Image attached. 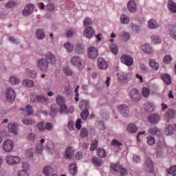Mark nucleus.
<instances>
[{"label": "nucleus", "instance_id": "nucleus-1", "mask_svg": "<svg viewBox=\"0 0 176 176\" xmlns=\"http://www.w3.org/2000/svg\"><path fill=\"white\" fill-rule=\"evenodd\" d=\"M56 56L51 52L45 54L44 58H38L37 60V67L42 72H47L49 69L50 64H56Z\"/></svg>", "mask_w": 176, "mask_h": 176}, {"label": "nucleus", "instance_id": "nucleus-2", "mask_svg": "<svg viewBox=\"0 0 176 176\" xmlns=\"http://www.w3.org/2000/svg\"><path fill=\"white\" fill-rule=\"evenodd\" d=\"M93 24V21L89 18H86L84 20V27L86 28L85 30L84 31V35L88 39H91L93 36L95 35L94 30L93 28L90 27Z\"/></svg>", "mask_w": 176, "mask_h": 176}, {"label": "nucleus", "instance_id": "nucleus-3", "mask_svg": "<svg viewBox=\"0 0 176 176\" xmlns=\"http://www.w3.org/2000/svg\"><path fill=\"white\" fill-rule=\"evenodd\" d=\"M21 159L19 156L8 155L6 157V163L8 164V166H16V164H19Z\"/></svg>", "mask_w": 176, "mask_h": 176}, {"label": "nucleus", "instance_id": "nucleus-4", "mask_svg": "<svg viewBox=\"0 0 176 176\" xmlns=\"http://www.w3.org/2000/svg\"><path fill=\"white\" fill-rule=\"evenodd\" d=\"M110 170L114 173H120L121 175H127V170L123 168L119 164H111Z\"/></svg>", "mask_w": 176, "mask_h": 176}, {"label": "nucleus", "instance_id": "nucleus-5", "mask_svg": "<svg viewBox=\"0 0 176 176\" xmlns=\"http://www.w3.org/2000/svg\"><path fill=\"white\" fill-rule=\"evenodd\" d=\"M14 147V144L13 143V141L11 140H5L3 142L2 148L3 149L4 152H13V148Z\"/></svg>", "mask_w": 176, "mask_h": 176}, {"label": "nucleus", "instance_id": "nucleus-6", "mask_svg": "<svg viewBox=\"0 0 176 176\" xmlns=\"http://www.w3.org/2000/svg\"><path fill=\"white\" fill-rule=\"evenodd\" d=\"M71 64L78 68H85V60L79 56H74L71 59Z\"/></svg>", "mask_w": 176, "mask_h": 176}, {"label": "nucleus", "instance_id": "nucleus-7", "mask_svg": "<svg viewBox=\"0 0 176 176\" xmlns=\"http://www.w3.org/2000/svg\"><path fill=\"white\" fill-rule=\"evenodd\" d=\"M129 97L132 101H140L141 100V93L138 89L132 88L129 91Z\"/></svg>", "mask_w": 176, "mask_h": 176}, {"label": "nucleus", "instance_id": "nucleus-8", "mask_svg": "<svg viewBox=\"0 0 176 176\" xmlns=\"http://www.w3.org/2000/svg\"><path fill=\"white\" fill-rule=\"evenodd\" d=\"M6 101L12 103L16 100V91L12 88H8L6 91Z\"/></svg>", "mask_w": 176, "mask_h": 176}, {"label": "nucleus", "instance_id": "nucleus-9", "mask_svg": "<svg viewBox=\"0 0 176 176\" xmlns=\"http://www.w3.org/2000/svg\"><path fill=\"white\" fill-rule=\"evenodd\" d=\"M121 63L127 65V67H131L133 64H134V60H133V57L129 55H122L121 57Z\"/></svg>", "mask_w": 176, "mask_h": 176}, {"label": "nucleus", "instance_id": "nucleus-10", "mask_svg": "<svg viewBox=\"0 0 176 176\" xmlns=\"http://www.w3.org/2000/svg\"><path fill=\"white\" fill-rule=\"evenodd\" d=\"M145 170L147 173L152 174L155 171V167L153 166V162L150 158H147L144 164Z\"/></svg>", "mask_w": 176, "mask_h": 176}, {"label": "nucleus", "instance_id": "nucleus-11", "mask_svg": "<svg viewBox=\"0 0 176 176\" xmlns=\"http://www.w3.org/2000/svg\"><path fill=\"white\" fill-rule=\"evenodd\" d=\"M118 112L122 115V116H129L130 114V110L129 107L126 104H121L118 107Z\"/></svg>", "mask_w": 176, "mask_h": 176}, {"label": "nucleus", "instance_id": "nucleus-12", "mask_svg": "<svg viewBox=\"0 0 176 176\" xmlns=\"http://www.w3.org/2000/svg\"><path fill=\"white\" fill-rule=\"evenodd\" d=\"M34 9H35V6L32 4H28L27 6L25 7L24 10L22 12L23 16L26 17L32 14L34 12Z\"/></svg>", "mask_w": 176, "mask_h": 176}, {"label": "nucleus", "instance_id": "nucleus-13", "mask_svg": "<svg viewBox=\"0 0 176 176\" xmlns=\"http://www.w3.org/2000/svg\"><path fill=\"white\" fill-rule=\"evenodd\" d=\"M88 56L89 58H97V56H98V50L94 46L89 47L88 48Z\"/></svg>", "mask_w": 176, "mask_h": 176}, {"label": "nucleus", "instance_id": "nucleus-14", "mask_svg": "<svg viewBox=\"0 0 176 176\" xmlns=\"http://www.w3.org/2000/svg\"><path fill=\"white\" fill-rule=\"evenodd\" d=\"M8 127V131H10V133H12V134H14L15 135L18 134L17 131H19V125L15 122L10 123Z\"/></svg>", "mask_w": 176, "mask_h": 176}, {"label": "nucleus", "instance_id": "nucleus-15", "mask_svg": "<svg viewBox=\"0 0 176 176\" xmlns=\"http://www.w3.org/2000/svg\"><path fill=\"white\" fill-rule=\"evenodd\" d=\"M148 120L149 123H159V121L160 120V116H159L158 114H152L148 117Z\"/></svg>", "mask_w": 176, "mask_h": 176}, {"label": "nucleus", "instance_id": "nucleus-16", "mask_svg": "<svg viewBox=\"0 0 176 176\" xmlns=\"http://www.w3.org/2000/svg\"><path fill=\"white\" fill-rule=\"evenodd\" d=\"M69 172L72 176H75L76 174H78V166L75 163H71L69 164Z\"/></svg>", "mask_w": 176, "mask_h": 176}, {"label": "nucleus", "instance_id": "nucleus-17", "mask_svg": "<svg viewBox=\"0 0 176 176\" xmlns=\"http://www.w3.org/2000/svg\"><path fill=\"white\" fill-rule=\"evenodd\" d=\"M98 67L100 69H107L108 68V64H107L104 58H99L98 59Z\"/></svg>", "mask_w": 176, "mask_h": 176}, {"label": "nucleus", "instance_id": "nucleus-18", "mask_svg": "<svg viewBox=\"0 0 176 176\" xmlns=\"http://www.w3.org/2000/svg\"><path fill=\"white\" fill-rule=\"evenodd\" d=\"M128 9L131 13H135L137 12V4L134 1H130L128 3Z\"/></svg>", "mask_w": 176, "mask_h": 176}, {"label": "nucleus", "instance_id": "nucleus-19", "mask_svg": "<svg viewBox=\"0 0 176 176\" xmlns=\"http://www.w3.org/2000/svg\"><path fill=\"white\" fill-rule=\"evenodd\" d=\"M149 65L154 71H157L160 68V65L157 63L155 60L151 59L149 60Z\"/></svg>", "mask_w": 176, "mask_h": 176}, {"label": "nucleus", "instance_id": "nucleus-20", "mask_svg": "<svg viewBox=\"0 0 176 176\" xmlns=\"http://www.w3.org/2000/svg\"><path fill=\"white\" fill-rule=\"evenodd\" d=\"M79 108L81 110L87 111L89 110L90 107L89 106V102L86 100H82L79 104Z\"/></svg>", "mask_w": 176, "mask_h": 176}, {"label": "nucleus", "instance_id": "nucleus-21", "mask_svg": "<svg viewBox=\"0 0 176 176\" xmlns=\"http://www.w3.org/2000/svg\"><path fill=\"white\" fill-rule=\"evenodd\" d=\"M43 142H45V139H42L40 141V143L36 146V152H37L38 154H41L42 152H43V145L42 144Z\"/></svg>", "mask_w": 176, "mask_h": 176}, {"label": "nucleus", "instance_id": "nucleus-22", "mask_svg": "<svg viewBox=\"0 0 176 176\" xmlns=\"http://www.w3.org/2000/svg\"><path fill=\"white\" fill-rule=\"evenodd\" d=\"M168 8L172 13H176V4L173 2L174 0H168Z\"/></svg>", "mask_w": 176, "mask_h": 176}, {"label": "nucleus", "instance_id": "nucleus-23", "mask_svg": "<svg viewBox=\"0 0 176 176\" xmlns=\"http://www.w3.org/2000/svg\"><path fill=\"white\" fill-rule=\"evenodd\" d=\"M36 35L37 37V39H45V32H43V30L42 29H37L36 31Z\"/></svg>", "mask_w": 176, "mask_h": 176}, {"label": "nucleus", "instance_id": "nucleus-24", "mask_svg": "<svg viewBox=\"0 0 176 176\" xmlns=\"http://www.w3.org/2000/svg\"><path fill=\"white\" fill-rule=\"evenodd\" d=\"M149 134H152L153 135H160L162 133L160 132V130L159 129L154 127V128H150L148 129Z\"/></svg>", "mask_w": 176, "mask_h": 176}, {"label": "nucleus", "instance_id": "nucleus-25", "mask_svg": "<svg viewBox=\"0 0 176 176\" xmlns=\"http://www.w3.org/2000/svg\"><path fill=\"white\" fill-rule=\"evenodd\" d=\"M127 131H129V133H137V131H138V129L137 128L135 124H129L127 127Z\"/></svg>", "mask_w": 176, "mask_h": 176}, {"label": "nucleus", "instance_id": "nucleus-26", "mask_svg": "<svg viewBox=\"0 0 176 176\" xmlns=\"http://www.w3.org/2000/svg\"><path fill=\"white\" fill-rule=\"evenodd\" d=\"M159 28V25L155 20L151 19L150 21H148V28H150L151 30H155V28Z\"/></svg>", "mask_w": 176, "mask_h": 176}, {"label": "nucleus", "instance_id": "nucleus-27", "mask_svg": "<svg viewBox=\"0 0 176 176\" xmlns=\"http://www.w3.org/2000/svg\"><path fill=\"white\" fill-rule=\"evenodd\" d=\"M161 78L166 85H170V83H171V76H170V75L163 74L161 76Z\"/></svg>", "mask_w": 176, "mask_h": 176}, {"label": "nucleus", "instance_id": "nucleus-28", "mask_svg": "<svg viewBox=\"0 0 176 176\" xmlns=\"http://www.w3.org/2000/svg\"><path fill=\"white\" fill-rule=\"evenodd\" d=\"M21 111H23L24 113H27L28 116L34 113V110L32 109V107L30 105H28L25 109H21Z\"/></svg>", "mask_w": 176, "mask_h": 176}, {"label": "nucleus", "instance_id": "nucleus-29", "mask_svg": "<svg viewBox=\"0 0 176 176\" xmlns=\"http://www.w3.org/2000/svg\"><path fill=\"white\" fill-rule=\"evenodd\" d=\"M64 47L66 49L67 53H72L74 51V45L70 42L64 44Z\"/></svg>", "mask_w": 176, "mask_h": 176}, {"label": "nucleus", "instance_id": "nucleus-30", "mask_svg": "<svg viewBox=\"0 0 176 176\" xmlns=\"http://www.w3.org/2000/svg\"><path fill=\"white\" fill-rule=\"evenodd\" d=\"M43 173L45 175L49 176L52 173H53V168L50 166H47L44 168Z\"/></svg>", "mask_w": 176, "mask_h": 176}, {"label": "nucleus", "instance_id": "nucleus-31", "mask_svg": "<svg viewBox=\"0 0 176 176\" xmlns=\"http://www.w3.org/2000/svg\"><path fill=\"white\" fill-rule=\"evenodd\" d=\"M74 155V150L72 148L69 147L66 150V154H65V159H71L72 157V155Z\"/></svg>", "mask_w": 176, "mask_h": 176}, {"label": "nucleus", "instance_id": "nucleus-32", "mask_svg": "<svg viewBox=\"0 0 176 176\" xmlns=\"http://www.w3.org/2000/svg\"><path fill=\"white\" fill-rule=\"evenodd\" d=\"M92 163L94 166H97L98 167H101L102 165V160H100L98 157L92 158Z\"/></svg>", "mask_w": 176, "mask_h": 176}, {"label": "nucleus", "instance_id": "nucleus-33", "mask_svg": "<svg viewBox=\"0 0 176 176\" xmlns=\"http://www.w3.org/2000/svg\"><path fill=\"white\" fill-rule=\"evenodd\" d=\"M142 49L144 53H146L147 54L152 53V48L149 45L144 44Z\"/></svg>", "mask_w": 176, "mask_h": 176}, {"label": "nucleus", "instance_id": "nucleus-34", "mask_svg": "<svg viewBox=\"0 0 176 176\" xmlns=\"http://www.w3.org/2000/svg\"><path fill=\"white\" fill-rule=\"evenodd\" d=\"M152 43L154 45H159V43H162V38L158 36H153L151 37Z\"/></svg>", "mask_w": 176, "mask_h": 176}, {"label": "nucleus", "instance_id": "nucleus-35", "mask_svg": "<svg viewBox=\"0 0 176 176\" xmlns=\"http://www.w3.org/2000/svg\"><path fill=\"white\" fill-rule=\"evenodd\" d=\"M97 153H98V156H99V157H105L107 156V151H105L103 148H98L97 150Z\"/></svg>", "mask_w": 176, "mask_h": 176}, {"label": "nucleus", "instance_id": "nucleus-36", "mask_svg": "<svg viewBox=\"0 0 176 176\" xmlns=\"http://www.w3.org/2000/svg\"><path fill=\"white\" fill-rule=\"evenodd\" d=\"M144 107L146 112H153L155 109V108L153 107V104H149V103L144 104Z\"/></svg>", "mask_w": 176, "mask_h": 176}, {"label": "nucleus", "instance_id": "nucleus-37", "mask_svg": "<svg viewBox=\"0 0 176 176\" xmlns=\"http://www.w3.org/2000/svg\"><path fill=\"white\" fill-rule=\"evenodd\" d=\"M9 82L11 85L14 86V85H19V83H20V80H19L17 78H16L14 76H11L9 79Z\"/></svg>", "mask_w": 176, "mask_h": 176}, {"label": "nucleus", "instance_id": "nucleus-38", "mask_svg": "<svg viewBox=\"0 0 176 176\" xmlns=\"http://www.w3.org/2000/svg\"><path fill=\"white\" fill-rule=\"evenodd\" d=\"M80 137L82 138H87V137H89V131L86 128H82L80 133Z\"/></svg>", "mask_w": 176, "mask_h": 176}, {"label": "nucleus", "instance_id": "nucleus-39", "mask_svg": "<svg viewBox=\"0 0 176 176\" xmlns=\"http://www.w3.org/2000/svg\"><path fill=\"white\" fill-rule=\"evenodd\" d=\"M23 85L25 86V87H34V81L31 80H24Z\"/></svg>", "mask_w": 176, "mask_h": 176}, {"label": "nucleus", "instance_id": "nucleus-40", "mask_svg": "<svg viewBox=\"0 0 176 176\" xmlns=\"http://www.w3.org/2000/svg\"><path fill=\"white\" fill-rule=\"evenodd\" d=\"M120 21L122 24H129L130 19L129 16H126V14L121 15Z\"/></svg>", "mask_w": 176, "mask_h": 176}, {"label": "nucleus", "instance_id": "nucleus-41", "mask_svg": "<svg viewBox=\"0 0 176 176\" xmlns=\"http://www.w3.org/2000/svg\"><path fill=\"white\" fill-rule=\"evenodd\" d=\"M46 149L47 151H50V152H52L54 149V143L52 141H48L47 142V144L45 146Z\"/></svg>", "mask_w": 176, "mask_h": 176}, {"label": "nucleus", "instance_id": "nucleus-42", "mask_svg": "<svg viewBox=\"0 0 176 176\" xmlns=\"http://www.w3.org/2000/svg\"><path fill=\"white\" fill-rule=\"evenodd\" d=\"M56 103L58 105H61L65 102V99L61 95H58L56 99Z\"/></svg>", "mask_w": 176, "mask_h": 176}, {"label": "nucleus", "instance_id": "nucleus-43", "mask_svg": "<svg viewBox=\"0 0 176 176\" xmlns=\"http://www.w3.org/2000/svg\"><path fill=\"white\" fill-rule=\"evenodd\" d=\"M110 50L111 53H113V54H115V56H116V54H118V53H119V50L118 49V46L115 44H112L110 47Z\"/></svg>", "mask_w": 176, "mask_h": 176}, {"label": "nucleus", "instance_id": "nucleus-44", "mask_svg": "<svg viewBox=\"0 0 176 176\" xmlns=\"http://www.w3.org/2000/svg\"><path fill=\"white\" fill-rule=\"evenodd\" d=\"M147 144H148L149 145H155V144H156V140H155V138L153 136L147 137Z\"/></svg>", "mask_w": 176, "mask_h": 176}, {"label": "nucleus", "instance_id": "nucleus-45", "mask_svg": "<svg viewBox=\"0 0 176 176\" xmlns=\"http://www.w3.org/2000/svg\"><path fill=\"white\" fill-rule=\"evenodd\" d=\"M45 124H46L45 122H39L37 124L38 130H39V131H45V130H46Z\"/></svg>", "mask_w": 176, "mask_h": 176}, {"label": "nucleus", "instance_id": "nucleus-46", "mask_svg": "<svg viewBox=\"0 0 176 176\" xmlns=\"http://www.w3.org/2000/svg\"><path fill=\"white\" fill-rule=\"evenodd\" d=\"M97 146H98V140H95L91 144L90 151H96V149H97Z\"/></svg>", "mask_w": 176, "mask_h": 176}, {"label": "nucleus", "instance_id": "nucleus-47", "mask_svg": "<svg viewBox=\"0 0 176 176\" xmlns=\"http://www.w3.org/2000/svg\"><path fill=\"white\" fill-rule=\"evenodd\" d=\"M80 116L82 119L86 120V119H87V118L89 117V110L82 111L80 113Z\"/></svg>", "mask_w": 176, "mask_h": 176}, {"label": "nucleus", "instance_id": "nucleus-48", "mask_svg": "<svg viewBox=\"0 0 176 176\" xmlns=\"http://www.w3.org/2000/svg\"><path fill=\"white\" fill-rule=\"evenodd\" d=\"M166 115L167 118H174V116H175V111L172 109H168Z\"/></svg>", "mask_w": 176, "mask_h": 176}, {"label": "nucleus", "instance_id": "nucleus-49", "mask_svg": "<svg viewBox=\"0 0 176 176\" xmlns=\"http://www.w3.org/2000/svg\"><path fill=\"white\" fill-rule=\"evenodd\" d=\"M63 71L65 74V75H67V76H72V70L69 69V67H66L63 68Z\"/></svg>", "mask_w": 176, "mask_h": 176}, {"label": "nucleus", "instance_id": "nucleus-50", "mask_svg": "<svg viewBox=\"0 0 176 176\" xmlns=\"http://www.w3.org/2000/svg\"><path fill=\"white\" fill-rule=\"evenodd\" d=\"M37 101L38 102H46L49 101V99L47 98V97H44V96H38Z\"/></svg>", "mask_w": 176, "mask_h": 176}, {"label": "nucleus", "instance_id": "nucleus-51", "mask_svg": "<svg viewBox=\"0 0 176 176\" xmlns=\"http://www.w3.org/2000/svg\"><path fill=\"white\" fill-rule=\"evenodd\" d=\"M67 127L70 131L75 129V122L73 120H69L67 124Z\"/></svg>", "mask_w": 176, "mask_h": 176}, {"label": "nucleus", "instance_id": "nucleus-52", "mask_svg": "<svg viewBox=\"0 0 176 176\" xmlns=\"http://www.w3.org/2000/svg\"><path fill=\"white\" fill-rule=\"evenodd\" d=\"M142 93H143L144 97H145L146 98H147L148 96H149V94H151L149 89L146 88V87H143Z\"/></svg>", "mask_w": 176, "mask_h": 176}, {"label": "nucleus", "instance_id": "nucleus-53", "mask_svg": "<svg viewBox=\"0 0 176 176\" xmlns=\"http://www.w3.org/2000/svg\"><path fill=\"white\" fill-rule=\"evenodd\" d=\"M67 105H65V104L63 103L60 104L59 112L60 113H65V112H67Z\"/></svg>", "mask_w": 176, "mask_h": 176}, {"label": "nucleus", "instance_id": "nucleus-54", "mask_svg": "<svg viewBox=\"0 0 176 176\" xmlns=\"http://www.w3.org/2000/svg\"><path fill=\"white\" fill-rule=\"evenodd\" d=\"M22 122L24 124H26L27 126H30L34 123V120L25 118V119H23Z\"/></svg>", "mask_w": 176, "mask_h": 176}, {"label": "nucleus", "instance_id": "nucleus-55", "mask_svg": "<svg viewBox=\"0 0 176 176\" xmlns=\"http://www.w3.org/2000/svg\"><path fill=\"white\" fill-rule=\"evenodd\" d=\"M111 144L113 145V146H116V148H119V146H122V142L116 140H113L111 142Z\"/></svg>", "mask_w": 176, "mask_h": 176}, {"label": "nucleus", "instance_id": "nucleus-56", "mask_svg": "<svg viewBox=\"0 0 176 176\" xmlns=\"http://www.w3.org/2000/svg\"><path fill=\"white\" fill-rule=\"evenodd\" d=\"M171 60H173V58H171L170 55H166L164 58V64H170V63H171Z\"/></svg>", "mask_w": 176, "mask_h": 176}, {"label": "nucleus", "instance_id": "nucleus-57", "mask_svg": "<svg viewBox=\"0 0 176 176\" xmlns=\"http://www.w3.org/2000/svg\"><path fill=\"white\" fill-rule=\"evenodd\" d=\"M46 9L49 12H52V10H54V9H56V6H54V3H50L48 5H47Z\"/></svg>", "mask_w": 176, "mask_h": 176}, {"label": "nucleus", "instance_id": "nucleus-58", "mask_svg": "<svg viewBox=\"0 0 176 176\" xmlns=\"http://www.w3.org/2000/svg\"><path fill=\"white\" fill-rule=\"evenodd\" d=\"M121 38L124 41H128V39H130V34L127 32H122L121 34Z\"/></svg>", "mask_w": 176, "mask_h": 176}, {"label": "nucleus", "instance_id": "nucleus-59", "mask_svg": "<svg viewBox=\"0 0 176 176\" xmlns=\"http://www.w3.org/2000/svg\"><path fill=\"white\" fill-rule=\"evenodd\" d=\"M14 6H16L14 1H9L6 4V8L7 9H12V8H14Z\"/></svg>", "mask_w": 176, "mask_h": 176}, {"label": "nucleus", "instance_id": "nucleus-60", "mask_svg": "<svg viewBox=\"0 0 176 176\" xmlns=\"http://www.w3.org/2000/svg\"><path fill=\"white\" fill-rule=\"evenodd\" d=\"M176 172V165L170 166V168L167 169L168 174H174Z\"/></svg>", "mask_w": 176, "mask_h": 176}, {"label": "nucleus", "instance_id": "nucleus-61", "mask_svg": "<svg viewBox=\"0 0 176 176\" xmlns=\"http://www.w3.org/2000/svg\"><path fill=\"white\" fill-rule=\"evenodd\" d=\"M30 101L31 102H36L38 101V96L35 94H32L30 95Z\"/></svg>", "mask_w": 176, "mask_h": 176}, {"label": "nucleus", "instance_id": "nucleus-62", "mask_svg": "<svg viewBox=\"0 0 176 176\" xmlns=\"http://www.w3.org/2000/svg\"><path fill=\"white\" fill-rule=\"evenodd\" d=\"M28 74L30 78H36L37 73L34 70H28Z\"/></svg>", "mask_w": 176, "mask_h": 176}, {"label": "nucleus", "instance_id": "nucleus-63", "mask_svg": "<svg viewBox=\"0 0 176 176\" xmlns=\"http://www.w3.org/2000/svg\"><path fill=\"white\" fill-rule=\"evenodd\" d=\"M53 124L50 122L45 124V129L48 130V131H52V130H53Z\"/></svg>", "mask_w": 176, "mask_h": 176}, {"label": "nucleus", "instance_id": "nucleus-64", "mask_svg": "<svg viewBox=\"0 0 176 176\" xmlns=\"http://www.w3.org/2000/svg\"><path fill=\"white\" fill-rule=\"evenodd\" d=\"M18 176H28V173L25 170H19Z\"/></svg>", "mask_w": 176, "mask_h": 176}]
</instances>
